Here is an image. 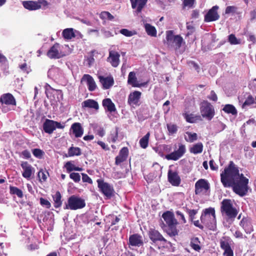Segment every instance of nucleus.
<instances>
[{
    "label": "nucleus",
    "mask_w": 256,
    "mask_h": 256,
    "mask_svg": "<svg viewBox=\"0 0 256 256\" xmlns=\"http://www.w3.org/2000/svg\"><path fill=\"white\" fill-rule=\"evenodd\" d=\"M254 98L251 95L248 96L245 102L242 104V108H244L246 106H250L254 103Z\"/></svg>",
    "instance_id": "nucleus-51"
},
{
    "label": "nucleus",
    "mask_w": 256,
    "mask_h": 256,
    "mask_svg": "<svg viewBox=\"0 0 256 256\" xmlns=\"http://www.w3.org/2000/svg\"><path fill=\"white\" fill-rule=\"evenodd\" d=\"M43 129L45 132L51 134L55 130L53 120L46 119L43 124Z\"/></svg>",
    "instance_id": "nucleus-30"
},
{
    "label": "nucleus",
    "mask_w": 256,
    "mask_h": 256,
    "mask_svg": "<svg viewBox=\"0 0 256 256\" xmlns=\"http://www.w3.org/2000/svg\"><path fill=\"white\" fill-rule=\"evenodd\" d=\"M228 40L231 44H237V39L235 36L233 34H231L228 36Z\"/></svg>",
    "instance_id": "nucleus-60"
},
{
    "label": "nucleus",
    "mask_w": 256,
    "mask_h": 256,
    "mask_svg": "<svg viewBox=\"0 0 256 256\" xmlns=\"http://www.w3.org/2000/svg\"><path fill=\"white\" fill-rule=\"evenodd\" d=\"M190 246L196 251L199 252L201 249L200 241L197 237H194L190 239Z\"/></svg>",
    "instance_id": "nucleus-35"
},
{
    "label": "nucleus",
    "mask_w": 256,
    "mask_h": 256,
    "mask_svg": "<svg viewBox=\"0 0 256 256\" xmlns=\"http://www.w3.org/2000/svg\"><path fill=\"white\" fill-rule=\"evenodd\" d=\"M86 82L89 91L92 92L96 90V84L94 79L90 75L84 74L81 79V82Z\"/></svg>",
    "instance_id": "nucleus-18"
},
{
    "label": "nucleus",
    "mask_w": 256,
    "mask_h": 256,
    "mask_svg": "<svg viewBox=\"0 0 256 256\" xmlns=\"http://www.w3.org/2000/svg\"><path fill=\"white\" fill-rule=\"evenodd\" d=\"M178 224H172L167 225V228L166 230V232L170 236H176L178 234V230L176 228V226Z\"/></svg>",
    "instance_id": "nucleus-32"
},
{
    "label": "nucleus",
    "mask_w": 256,
    "mask_h": 256,
    "mask_svg": "<svg viewBox=\"0 0 256 256\" xmlns=\"http://www.w3.org/2000/svg\"><path fill=\"white\" fill-rule=\"evenodd\" d=\"M166 127L168 130V136H172L174 134H176L178 130V126L174 124H167Z\"/></svg>",
    "instance_id": "nucleus-38"
},
{
    "label": "nucleus",
    "mask_w": 256,
    "mask_h": 256,
    "mask_svg": "<svg viewBox=\"0 0 256 256\" xmlns=\"http://www.w3.org/2000/svg\"><path fill=\"white\" fill-rule=\"evenodd\" d=\"M168 182L174 186H178L181 183V178L176 170H168Z\"/></svg>",
    "instance_id": "nucleus-11"
},
{
    "label": "nucleus",
    "mask_w": 256,
    "mask_h": 256,
    "mask_svg": "<svg viewBox=\"0 0 256 256\" xmlns=\"http://www.w3.org/2000/svg\"><path fill=\"white\" fill-rule=\"evenodd\" d=\"M120 54L114 50H110L109 55L107 58V62H110L112 66L114 68L117 67L120 64Z\"/></svg>",
    "instance_id": "nucleus-15"
},
{
    "label": "nucleus",
    "mask_w": 256,
    "mask_h": 256,
    "mask_svg": "<svg viewBox=\"0 0 256 256\" xmlns=\"http://www.w3.org/2000/svg\"><path fill=\"white\" fill-rule=\"evenodd\" d=\"M141 95V92L136 90L130 93L128 97V103L130 105H139L138 102L140 98Z\"/></svg>",
    "instance_id": "nucleus-21"
},
{
    "label": "nucleus",
    "mask_w": 256,
    "mask_h": 256,
    "mask_svg": "<svg viewBox=\"0 0 256 256\" xmlns=\"http://www.w3.org/2000/svg\"><path fill=\"white\" fill-rule=\"evenodd\" d=\"M98 78L102 86V88L104 90L110 88L114 84V80L112 76L104 77L103 76H99Z\"/></svg>",
    "instance_id": "nucleus-22"
},
{
    "label": "nucleus",
    "mask_w": 256,
    "mask_h": 256,
    "mask_svg": "<svg viewBox=\"0 0 256 256\" xmlns=\"http://www.w3.org/2000/svg\"><path fill=\"white\" fill-rule=\"evenodd\" d=\"M218 6H215L210 9L206 14L204 16V22H211L218 20L220 18V16L218 12Z\"/></svg>",
    "instance_id": "nucleus-12"
},
{
    "label": "nucleus",
    "mask_w": 256,
    "mask_h": 256,
    "mask_svg": "<svg viewBox=\"0 0 256 256\" xmlns=\"http://www.w3.org/2000/svg\"><path fill=\"white\" fill-rule=\"evenodd\" d=\"M120 33L128 37L132 36L135 34V32H134L132 31L129 30L126 28H122L120 30Z\"/></svg>",
    "instance_id": "nucleus-53"
},
{
    "label": "nucleus",
    "mask_w": 256,
    "mask_h": 256,
    "mask_svg": "<svg viewBox=\"0 0 256 256\" xmlns=\"http://www.w3.org/2000/svg\"><path fill=\"white\" fill-rule=\"evenodd\" d=\"M86 206L84 200L75 195L70 196L68 200V204H66L64 209L76 210L81 209Z\"/></svg>",
    "instance_id": "nucleus-3"
},
{
    "label": "nucleus",
    "mask_w": 256,
    "mask_h": 256,
    "mask_svg": "<svg viewBox=\"0 0 256 256\" xmlns=\"http://www.w3.org/2000/svg\"><path fill=\"white\" fill-rule=\"evenodd\" d=\"M20 166L23 170L22 176L27 180H30L34 174V169L28 162H22Z\"/></svg>",
    "instance_id": "nucleus-14"
},
{
    "label": "nucleus",
    "mask_w": 256,
    "mask_h": 256,
    "mask_svg": "<svg viewBox=\"0 0 256 256\" xmlns=\"http://www.w3.org/2000/svg\"><path fill=\"white\" fill-rule=\"evenodd\" d=\"M222 110L226 114H230L232 115H236L237 114V110L236 108L230 104H226L223 108Z\"/></svg>",
    "instance_id": "nucleus-37"
},
{
    "label": "nucleus",
    "mask_w": 256,
    "mask_h": 256,
    "mask_svg": "<svg viewBox=\"0 0 256 256\" xmlns=\"http://www.w3.org/2000/svg\"><path fill=\"white\" fill-rule=\"evenodd\" d=\"M40 200L42 206H44L47 208H49L51 206V204L48 200L42 198H40Z\"/></svg>",
    "instance_id": "nucleus-55"
},
{
    "label": "nucleus",
    "mask_w": 256,
    "mask_h": 256,
    "mask_svg": "<svg viewBox=\"0 0 256 256\" xmlns=\"http://www.w3.org/2000/svg\"><path fill=\"white\" fill-rule=\"evenodd\" d=\"M238 8L236 6H228L226 8L225 10V14H237Z\"/></svg>",
    "instance_id": "nucleus-49"
},
{
    "label": "nucleus",
    "mask_w": 256,
    "mask_h": 256,
    "mask_svg": "<svg viewBox=\"0 0 256 256\" xmlns=\"http://www.w3.org/2000/svg\"><path fill=\"white\" fill-rule=\"evenodd\" d=\"M200 112L202 118L210 120L215 114L214 106L206 100L202 102L200 106Z\"/></svg>",
    "instance_id": "nucleus-5"
},
{
    "label": "nucleus",
    "mask_w": 256,
    "mask_h": 256,
    "mask_svg": "<svg viewBox=\"0 0 256 256\" xmlns=\"http://www.w3.org/2000/svg\"><path fill=\"white\" fill-rule=\"evenodd\" d=\"M182 116L186 122L189 123H196L198 120H202L200 115H195L193 114H188L187 112L182 114Z\"/></svg>",
    "instance_id": "nucleus-28"
},
{
    "label": "nucleus",
    "mask_w": 256,
    "mask_h": 256,
    "mask_svg": "<svg viewBox=\"0 0 256 256\" xmlns=\"http://www.w3.org/2000/svg\"><path fill=\"white\" fill-rule=\"evenodd\" d=\"M128 244L134 246L140 247L142 246L144 242L142 236L138 234L130 235L129 237Z\"/></svg>",
    "instance_id": "nucleus-16"
},
{
    "label": "nucleus",
    "mask_w": 256,
    "mask_h": 256,
    "mask_svg": "<svg viewBox=\"0 0 256 256\" xmlns=\"http://www.w3.org/2000/svg\"><path fill=\"white\" fill-rule=\"evenodd\" d=\"M220 181L224 188H232L233 192L240 196H246L249 189V180L240 174L238 168L230 161L220 174Z\"/></svg>",
    "instance_id": "nucleus-1"
},
{
    "label": "nucleus",
    "mask_w": 256,
    "mask_h": 256,
    "mask_svg": "<svg viewBox=\"0 0 256 256\" xmlns=\"http://www.w3.org/2000/svg\"><path fill=\"white\" fill-rule=\"evenodd\" d=\"M221 212H224L230 218H235L238 214L236 209L233 207L232 201L230 199H224L221 202Z\"/></svg>",
    "instance_id": "nucleus-4"
},
{
    "label": "nucleus",
    "mask_w": 256,
    "mask_h": 256,
    "mask_svg": "<svg viewBox=\"0 0 256 256\" xmlns=\"http://www.w3.org/2000/svg\"><path fill=\"white\" fill-rule=\"evenodd\" d=\"M224 256H234V251L232 248L230 247L228 249L224 250L223 252Z\"/></svg>",
    "instance_id": "nucleus-57"
},
{
    "label": "nucleus",
    "mask_w": 256,
    "mask_h": 256,
    "mask_svg": "<svg viewBox=\"0 0 256 256\" xmlns=\"http://www.w3.org/2000/svg\"><path fill=\"white\" fill-rule=\"evenodd\" d=\"M68 154L70 156H80L82 154L81 150L78 147L72 146L68 148Z\"/></svg>",
    "instance_id": "nucleus-41"
},
{
    "label": "nucleus",
    "mask_w": 256,
    "mask_h": 256,
    "mask_svg": "<svg viewBox=\"0 0 256 256\" xmlns=\"http://www.w3.org/2000/svg\"><path fill=\"white\" fill-rule=\"evenodd\" d=\"M203 144L202 142H198L190 148V152L194 154H200L203 150Z\"/></svg>",
    "instance_id": "nucleus-33"
},
{
    "label": "nucleus",
    "mask_w": 256,
    "mask_h": 256,
    "mask_svg": "<svg viewBox=\"0 0 256 256\" xmlns=\"http://www.w3.org/2000/svg\"><path fill=\"white\" fill-rule=\"evenodd\" d=\"M100 18L102 20H112L114 19V16L108 12L103 11L100 14Z\"/></svg>",
    "instance_id": "nucleus-45"
},
{
    "label": "nucleus",
    "mask_w": 256,
    "mask_h": 256,
    "mask_svg": "<svg viewBox=\"0 0 256 256\" xmlns=\"http://www.w3.org/2000/svg\"><path fill=\"white\" fill-rule=\"evenodd\" d=\"M195 0H184V5L185 6H188L189 8L192 7Z\"/></svg>",
    "instance_id": "nucleus-61"
},
{
    "label": "nucleus",
    "mask_w": 256,
    "mask_h": 256,
    "mask_svg": "<svg viewBox=\"0 0 256 256\" xmlns=\"http://www.w3.org/2000/svg\"><path fill=\"white\" fill-rule=\"evenodd\" d=\"M98 186L100 191L106 196L110 197L114 192L113 187L109 184L104 182L103 180L98 179L97 180Z\"/></svg>",
    "instance_id": "nucleus-9"
},
{
    "label": "nucleus",
    "mask_w": 256,
    "mask_h": 256,
    "mask_svg": "<svg viewBox=\"0 0 256 256\" xmlns=\"http://www.w3.org/2000/svg\"><path fill=\"white\" fill-rule=\"evenodd\" d=\"M201 222L206 224L209 226L216 222L215 210L214 208H208L203 210L200 216Z\"/></svg>",
    "instance_id": "nucleus-7"
},
{
    "label": "nucleus",
    "mask_w": 256,
    "mask_h": 256,
    "mask_svg": "<svg viewBox=\"0 0 256 256\" xmlns=\"http://www.w3.org/2000/svg\"><path fill=\"white\" fill-rule=\"evenodd\" d=\"M240 226L248 234H250L254 230L251 220L248 217H244L240 222Z\"/></svg>",
    "instance_id": "nucleus-17"
},
{
    "label": "nucleus",
    "mask_w": 256,
    "mask_h": 256,
    "mask_svg": "<svg viewBox=\"0 0 256 256\" xmlns=\"http://www.w3.org/2000/svg\"><path fill=\"white\" fill-rule=\"evenodd\" d=\"M128 82V84H131L133 87L140 88L145 85L144 84H139L138 82L137 78L136 76V73L134 72H131L129 73Z\"/></svg>",
    "instance_id": "nucleus-26"
},
{
    "label": "nucleus",
    "mask_w": 256,
    "mask_h": 256,
    "mask_svg": "<svg viewBox=\"0 0 256 256\" xmlns=\"http://www.w3.org/2000/svg\"><path fill=\"white\" fill-rule=\"evenodd\" d=\"M70 130L72 131L76 138H80L84 134V129L80 122H74L71 126Z\"/></svg>",
    "instance_id": "nucleus-23"
},
{
    "label": "nucleus",
    "mask_w": 256,
    "mask_h": 256,
    "mask_svg": "<svg viewBox=\"0 0 256 256\" xmlns=\"http://www.w3.org/2000/svg\"><path fill=\"white\" fill-rule=\"evenodd\" d=\"M53 199L54 202V206L56 208H58L62 206V196L60 192L57 191L54 195L53 196Z\"/></svg>",
    "instance_id": "nucleus-39"
},
{
    "label": "nucleus",
    "mask_w": 256,
    "mask_h": 256,
    "mask_svg": "<svg viewBox=\"0 0 256 256\" xmlns=\"http://www.w3.org/2000/svg\"><path fill=\"white\" fill-rule=\"evenodd\" d=\"M48 175V172L47 171H44L42 169H40L38 174L39 181L40 182H46Z\"/></svg>",
    "instance_id": "nucleus-44"
},
{
    "label": "nucleus",
    "mask_w": 256,
    "mask_h": 256,
    "mask_svg": "<svg viewBox=\"0 0 256 256\" xmlns=\"http://www.w3.org/2000/svg\"><path fill=\"white\" fill-rule=\"evenodd\" d=\"M32 152L34 156L38 158H41L44 154V152L40 148H34Z\"/></svg>",
    "instance_id": "nucleus-50"
},
{
    "label": "nucleus",
    "mask_w": 256,
    "mask_h": 256,
    "mask_svg": "<svg viewBox=\"0 0 256 256\" xmlns=\"http://www.w3.org/2000/svg\"><path fill=\"white\" fill-rule=\"evenodd\" d=\"M0 102L6 105L16 106V101L14 96L10 93H7L1 96Z\"/></svg>",
    "instance_id": "nucleus-19"
},
{
    "label": "nucleus",
    "mask_w": 256,
    "mask_h": 256,
    "mask_svg": "<svg viewBox=\"0 0 256 256\" xmlns=\"http://www.w3.org/2000/svg\"><path fill=\"white\" fill-rule=\"evenodd\" d=\"M220 248L224 250L231 247L230 240L228 238L223 237L220 241Z\"/></svg>",
    "instance_id": "nucleus-42"
},
{
    "label": "nucleus",
    "mask_w": 256,
    "mask_h": 256,
    "mask_svg": "<svg viewBox=\"0 0 256 256\" xmlns=\"http://www.w3.org/2000/svg\"><path fill=\"white\" fill-rule=\"evenodd\" d=\"M19 68L24 72H26V74H28L29 72V68H28V65L26 62L22 64H20L19 66Z\"/></svg>",
    "instance_id": "nucleus-62"
},
{
    "label": "nucleus",
    "mask_w": 256,
    "mask_h": 256,
    "mask_svg": "<svg viewBox=\"0 0 256 256\" xmlns=\"http://www.w3.org/2000/svg\"><path fill=\"white\" fill-rule=\"evenodd\" d=\"M186 134L188 136V138L185 136L184 139L187 142H192L197 140L198 136L196 133H192L191 132H187Z\"/></svg>",
    "instance_id": "nucleus-46"
},
{
    "label": "nucleus",
    "mask_w": 256,
    "mask_h": 256,
    "mask_svg": "<svg viewBox=\"0 0 256 256\" xmlns=\"http://www.w3.org/2000/svg\"><path fill=\"white\" fill-rule=\"evenodd\" d=\"M210 184L204 178L198 180L194 185V193L196 195H206L210 191Z\"/></svg>",
    "instance_id": "nucleus-6"
},
{
    "label": "nucleus",
    "mask_w": 256,
    "mask_h": 256,
    "mask_svg": "<svg viewBox=\"0 0 256 256\" xmlns=\"http://www.w3.org/2000/svg\"><path fill=\"white\" fill-rule=\"evenodd\" d=\"M60 45L55 43L47 52L46 56L50 59H58L62 56L60 52Z\"/></svg>",
    "instance_id": "nucleus-13"
},
{
    "label": "nucleus",
    "mask_w": 256,
    "mask_h": 256,
    "mask_svg": "<svg viewBox=\"0 0 256 256\" xmlns=\"http://www.w3.org/2000/svg\"><path fill=\"white\" fill-rule=\"evenodd\" d=\"M70 178L75 182H78L80 180V176L78 172H72L70 174Z\"/></svg>",
    "instance_id": "nucleus-52"
},
{
    "label": "nucleus",
    "mask_w": 256,
    "mask_h": 256,
    "mask_svg": "<svg viewBox=\"0 0 256 256\" xmlns=\"http://www.w3.org/2000/svg\"><path fill=\"white\" fill-rule=\"evenodd\" d=\"M82 108H88L98 110L99 108L98 104L96 100L92 99H88L82 102Z\"/></svg>",
    "instance_id": "nucleus-31"
},
{
    "label": "nucleus",
    "mask_w": 256,
    "mask_h": 256,
    "mask_svg": "<svg viewBox=\"0 0 256 256\" xmlns=\"http://www.w3.org/2000/svg\"><path fill=\"white\" fill-rule=\"evenodd\" d=\"M186 212L188 214L190 220L191 221H194L195 218L194 216L198 212V210H190L186 208Z\"/></svg>",
    "instance_id": "nucleus-47"
},
{
    "label": "nucleus",
    "mask_w": 256,
    "mask_h": 256,
    "mask_svg": "<svg viewBox=\"0 0 256 256\" xmlns=\"http://www.w3.org/2000/svg\"><path fill=\"white\" fill-rule=\"evenodd\" d=\"M148 235L150 239L154 242L156 243L157 242H162L163 244H168L170 242H168L162 234L156 230L154 228H150L148 232Z\"/></svg>",
    "instance_id": "nucleus-10"
},
{
    "label": "nucleus",
    "mask_w": 256,
    "mask_h": 256,
    "mask_svg": "<svg viewBox=\"0 0 256 256\" xmlns=\"http://www.w3.org/2000/svg\"><path fill=\"white\" fill-rule=\"evenodd\" d=\"M145 29L148 35L152 36H156V30L154 26L150 25L149 24H145Z\"/></svg>",
    "instance_id": "nucleus-40"
},
{
    "label": "nucleus",
    "mask_w": 256,
    "mask_h": 256,
    "mask_svg": "<svg viewBox=\"0 0 256 256\" xmlns=\"http://www.w3.org/2000/svg\"><path fill=\"white\" fill-rule=\"evenodd\" d=\"M82 180L84 182H88V184H92V180L90 176L86 174L82 173Z\"/></svg>",
    "instance_id": "nucleus-56"
},
{
    "label": "nucleus",
    "mask_w": 256,
    "mask_h": 256,
    "mask_svg": "<svg viewBox=\"0 0 256 256\" xmlns=\"http://www.w3.org/2000/svg\"><path fill=\"white\" fill-rule=\"evenodd\" d=\"M177 150L166 155L165 158L168 160L176 161L182 158L186 152V146L182 144H178Z\"/></svg>",
    "instance_id": "nucleus-8"
},
{
    "label": "nucleus",
    "mask_w": 256,
    "mask_h": 256,
    "mask_svg": "<svg viewBox=\"0 0 256 256\" xmlns=\"http://www.w3.org/2000/svg\"><path fill=\"white\" fill-rule=\"evenodd\" d=\"M166 40L168 46L174 48L176 50L179 49L184 42L182 38L180 35H174L172 30L166 32Z\"/></svg>",
    "instance_id": "nucleus-2"
},
{
    "label": "nucleus",
    "mask_w": 256,
    "mask_h": 256,
    "mask_svg": "<svg viewBox=\"0 0 256 256\" xmlns=\"http://www.w3.org/2000/svg\"><path fill=\"white\" fill-rule=\"evenodd\" d=\"M10 194H16L20 198H22L24 196L22 190L17 187L10 186Z\"/></svg>",
    "instance_id": "nucleus-43"
},
{
    "label": "nucleus",
    "mask_w": 256,
    "mask_h": 256,
    "mask_svg": "<svg viewBox=\"0 0 256 256\" xmlns=\"http://www.w3.org/2000/svg\"><path fill=\"white\" fill-rule=\"evenodd\" d=\"M102 104L104 108L109 112H114L116 110L115 104L109 98L103 100Z\"/></svg>",
    "instance_id": "nucleus-29"
},
{
    "label": "nucleus",
    "mask_w": 256,
    "mask_h": 256,
    "mask_svg": "<svg viewBox=\"0 0 256 256\" xmlns=\"http://www.w3.org/2000/svg\"><path fill=\"white\" fill-rule=\"evenodd\" d=\"M162 218L166 225L172 224H178L177 220L174 217V214L170 211L168 210L164 212L162 214Z\"/></svg>",
    "instance_id": "nucleus-24"
},
{
    "label": "nucleus",
    "mask_w": 256,
    "mask_h": 256,
    "mask_svg": "<svg viewBox=\"0 0 256 256\" xmlns=\"http://www.w3.org/2000/svg\"><path fill=\"white\" fill-rule=\"evenodd\" d=\"M118 128H116L114 132H110V138L112 142L114 143L116 142L118 138Z\"/></svg>",
    "instance_id": "nucleus-48"
},
{
    "label": "nucleus",
    "mask_w": 256,
    "mask_h": 256,
    "mask_svg": "<svg viewBox=\"0 0 256 256\" xmlns=\"http://www.w3.org/2000/svg\"><path fill=\"white\" fill-rule=\"evenodd\" d=\"M176 213L178 216H180L179 219L182 220L181 222L182 224H186V220L185 218L184 214L182 212H181L180 211L178 210L176 212Z\"/></svg>",
    "instance_id": "nucleus-59"
},
{
    "label": "nucleus",
    "mask_w": 256,
    "mask_h": 256,
    "mask_svg": "<svg viewBox=\"0 0 256 256\" xmlns=\"http://www.w3.org/2000/svg\"><path fill=\"white\" fill-rule=\"evenodd\" d=\"M22 154L24 158L26 159L30 158L31 156L30 152L27 150L22 151Z\"/></svg>",
    "instance_id": "nucleus-64"
},
{
    "label": "nucleus",
    "mask_w": 256,
    "mask_h": 256,
    "mask_svg": "<svg viewBox=\"0 0 256 256\" xmlns=\"http://www.w3.org/2000/svg\"><path fill=\"white\" fill-rule=\"evenodd\" d=\"M150 136V132H148L145 136L140 139L139 143L142 148L145 149L148 147Z\"/></svg>",
    "instance_id": "nucleus-36"
},
{
    "label": "nucleus",
    "mask_w": 256,
    "mask_h": 256,
    "mask_svg": "<svg viewBox=\"0 0 256 256\" xmlns=\"http://www.w3.org/2000/svg\"><path fill=\"white\" fill-rule=\"evenodd\" d=\"M22 5L25 8L30 10H35L40 8V6L36 1H24Z\"/></svg>",
    "instance_id": "nucleus-27"
},
{
    "label": "nucleus",
    "mask_w": 256,
    "mask_h": 256,
    "mask_svg": "<svg viewBox=\"0 0 256 256\" xmlns=\"http://www.w3.org/2000/svg\"><path fill=\"white\" fill-rule=\"evenodd\" d=\"M62 36L64 39L70 40L74 38L76 35L72 28H68L64 29L62 32Z\"/></svg>",
    "instance_id": "nucleus-34"
},
{
    "label": "nucleus",
    "mask_w": 256,
    "mask_h": 256,
    "mask_svg": "<svg viewBox=\"0 0 256 256\" xmlns=\"http://www.w3.org/2000/svg\"><path fill=\"white\" fill-rule=\"evenodd\" d=\"M148 0H130L132 8L136 9V12L140 13L145 6Z\"/></svg>",
    "instance_id": "nucleus-25"
},
{
    "label": "nucleus",
    "mask_w": 256,
    "mask_h": 256,
    "mask_svg": "<svg viewBox=\"0 0 256 256\" xmlns=\"http://www.w3.org/2000/svg\"><path fill=\"white\" fill-rule=\"evenodd\" d=\"M74 166H75L72 164L70 162H67L65 164V167L66 169V170L68 172L74 170Z\"/></svg>",
    "instance_id": "nucleus-58"
},
{
    "label": "nucleus",
    "mask_w": 256,
    "mask_h": 256,
    "mask_svg": "<svg viewBox=\"0 0 256 256\" xmlns=\"http://www.w3.org/2000/svg\"><path fill=\"white\" fill-rule=\"evenodd\" d=\"M188 64L190 67H192L198 72H200V66L195 62L190 60L188 62Z\"/></svg>",
    "instance_id": "nucleus-54"
},
{
    "label": "nucleus",
    "mask_w": 256,
    "mask_h": 256,
    "mask_svg": "<svg viewBox=\"0 0 256 256\" xmlns=\"http://www.w3.org/2000/svg\"><path fill=\"white\" fill-rule=\"evenodd\" d=\"M128 155V149L127 147L122 148L120 151L118 155L116 156L115 164L119 165L126 160Z\"/></svg>",
    "instance_id": "nucleus-20"
},
{
    "label": "nucleus",
    "mask_w": 256,
    "mask_h": 256,
    "mask_svg": "<svg viewBox=\"0 0 256 256\" xmlns=\"http://www.w3.org/2000/svg\"><path fill=\"white\" fill-rule=\"evenodd\" d=\"M208 98L210 100H213L214 102H216L218 100L217 96L214 90H212L210 92V96L208 97Z\"/></svg>",
    "instance_id": "nucleus-63"
}]
</instances>
